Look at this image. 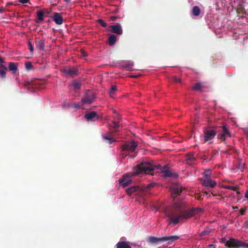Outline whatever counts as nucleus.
<instances>
[{
    "instance_id": "de8ad7c7",
    "label": "nucleus",
    "mask_w": 248,
    "mask_h": 248,
    "mask_svg": "<svg viewBox=\"0 0 248 248\" xmlns=\"http://www.w3.org/2000/svg\"><path fill=\"white\" fill-rule=\"evenodd\" d=\"M239 169H242L243 168V164H239V167H238Z\"/></svg>"
},
{
    "instance_id": "49530a36",
    "label": "nucleus",
    "mask_w": 248,
    "mask_h": 248,
    "mask_svg": "<svg viewBox=\"0 0 248 248\" xmlns=\"http://www.w3.org/2000/svg\"><path fill=\"white\" fill-rule=\"evenodd\" d=\"M139 76H140V75H131L130 77H131L132 78H137Z\"/></svg>"
},
{
    "instance_id": "f257e3e1",
    "label": "nucleus",
    "mask_w": 248,
    "mask_h": 248,
    "mask_svg": "<svg viewBox=\"0 0 248 248\" xmlns=\"http://www.w3.org/2000/svg\"><path fill=\"white\" fill-rule=\"evenodd\" d=\"M202 211L203 209L201 208H193L182 212L179 209L171 208L165 210V214L168 218L169 224L175 225L179 223L182 219L189 218L202 213Z\"/></svg>"
},
{
    "instance_id": "aec40b11",
    "label": "nucleus",
    "mask_w": 248,
    "mask_h": 248,
    "mask_svg": "<svg viewBox=\"0 0 248 248\" xmlns=\"http://www.w3.org/2000/svg\"><path fill=\"white\" fill-rule=\"evenodd\" d=\"M116 246L117 248H131L128 243L124 241L119 242Z\"/></svg>"
},
{
    "instance_id": "37998d69",
    "label": "nucleus",
    "mask_w": 248,
    "mask_h": 248,
    "mask_svg": "<svg viewBox=\"0 0 248 248\" xmlns=\"http://www.w3.org/2000/svg\"><path fill=\"white\" fill-rule=\"evenodd\" d=\"M5 62L4 59L0 56V65H3V63Z\"/></svg>"
},
{
    "instance_id": "f8f14e48",
    "label": "nucleus",
    "mask_w": 248,
    "mask_h": 248,
    "mask_svg": "<svg viewBox=\"0 0 248 248\" xmlns=\"http://www.w3.org/2000/svg\"><path fill=\"white\" fill-rule=\"evenodd\" d=\"M85 118L87 121H94L98 119V116L96 112L91 111L85 114Z\"/></svg>"
},
{
    "instance_id": "4d7b16f0",
    "label": "nucleus",
    "mask_w": 248,
    "mask_h": 248,
    "mask_svg": "<svg viewBox=\"0 0 248 248\" xmlns=\"http://www.w3.org/2000/svg\"><path fill=\"white\" fill-rule=\"evenodd\" d=\"M113 113H117L116 111V110H113Z\"/></svg>"
},
{
    "instance_id": "a878e982",
    "label": "nucleus",
    "mask_w": 248,
    "mask_h": 248,
    "mask_svg": "<svg viewBox=\"0 0 248 248\" xmlns=\"http://www.w3.org/2000/svg\"><path fill=\"white\" fill-rule=\"evenodd\" d=\"M117 91V86L116 85H112L109 90L110 96L111 98L114 97L115 92Z\"/></svg>"
},
{
    "instance_id": "c03bdc74",
    "label": "nucleus",
    "mask_w": 248,
    "mask_h": 248,
    "mask_svg": "<svg viewBox=\"0 0 248 248\" xmlns=\"http://www.w3.org/2000/svg\"><path fill=\"white\" fill-rule=\"evenodd\" d=\"M244 132L248 137V128H245L244 129Z\"/></svg>"
},
{
    "instance_id": "6e6d98bb",
    "label": "nucleus",
    "mask_w": 248,
    "mask_h": 248,
    "mask_svg": "<svg viewBox=\"0 0 248 248\" xmlns=\"http://www.w3.org/2000/svg\"><path fill=\"white\" fill-rule=\"evenodd\" d=\"M232 208H233V209H237V208H238V207H232Z\"/></svg>"
},
{
    "instance_id": "09e8293b",
    "label": "nucleus",
    "mask_w": 248,
    "mask_h": 248,
    "mask_svg": "<svg viewBox=\"0 0 248 248\" xmlns=\"http://www.w3.org/2000/svg\"><path fill=\"white\" fill-rule=\"evenodd\" d=\"M245 197L248 200V190L246 192Z\"/></svg>"
},
{
    "instance_id": "20e7f679",
    "label": "nucleus",
    "mask_w": 248,
    "mask_h": 248,
    "mask_svg": "<svg viewBox=\"0 0 248 248\" xmlns=\"http://www.w3.org/2000/svg\"><path fill=\"white\" fill-rule=\"evenodd\" d=\"M219 127H214L205 129L203 135L201 137L203 139L204 142H210L219 131Z\"/></svg>"
},
{
    "instance_id": "473e14b6",
    "label": "nucleus",
    "mask_w": 248,
    "mask_h": 248,
    "mask_svg": "<svg viewBox=\"0 0 248 248\" xmlns=\"http://www.w3.org/2000/svg\"><path fill=\"white\" fill-rule=\"evenodd\" d=\"M211 174V171L210 170H208L204 172V178L209 177Z\"/></svg>"
},
{
    "instance_id": "c756f323",
    "label": "nucleus",
    "mask_w": 248,
    "mask_h": 248,
    "mask_svg": "<svg viewBox=\"0 0 248 248\" xmlns=\"http://www.w3.org/2000/svg\"><path fill=\"white\" fill-rule=\"evenodd\" d=\"M37 17L40 21L44 20V13L42 11H39L37 12Z\"/></svg>"
},
{
    "instance_id": "a18cd8bd",
    "label": "nucleus",
    "mask_w": 248,
    "mask_h": 248,
    "mask_svg": "<svg viewBox=\"0 0 248 248\" xmlns=\"http://www.w3.org/2000/svg\"><path fill=\"white\" fill-rule=\"evenodd\" d=\"M117 18H118V17H117V16H111V17H110V19H111V20H112V21H114V20H115Z\"/></svg>"
},
{
    "instance_id": "79ce46f5",
    "label": "nucleus",
    "mask_w": 248,
    "mask_h": 248,
    "mask_svg": "<svg viewBox=\"0 0 248 248\" xmlns=\"http://www.w3.org/2000/svg\"><path fill=\"white\" fill-rule=\"evenodd\" d=\"M29 0H19V1L23 4L27 3Z\"/></svg>"
},
{
    "instance_id": "bb28decb",
    "label": "nucleus",
    "mask_w": 248,
    "mask_h": 248,
    "mask_svg": "<svg viewBox=\"0 0 248 248\" xmlns=\"http://www.w3.org/2000/svg\"><path fill=\"white\" fill-rule=\"evenodd\" d=\"M111 128H114L115 130H113L112 132H117L118 131L117 130V128L119 127V123H117L115 121H113L112 124L110 125Z\"/></svg>"
},
{
    "instance_id": "4468645a",
    "label": "nucleus",
    "mask_w": 248,
    "mask_h": 248,
    "mask_svg": "<svg viewBox=\"0 0 248 248\" xmlns=\"http://www.w3.org/2000/svg\"><path fill=\"white\" fill-rule=\"evenodd\" d=\"M64 72L67 76L74 77L78 75V71L75 68H66L64 69Z\"/></svg>"
},
{
    "instance_id": "1a4fd4ad",
    "label": "nucleus",
    "mask_w": 248,
    "mask_h": 248,
    "mask_svg": "<svg viewBox=\"0 0 248 248\" xmlns=\"http://www.w3.org/2000/svg\"><path fill=\"white\" fill-rule=\"evenodd\" d=\"M219 131L221 129V133L218 135V138L222 141H224L228 137H231V134L228 128L226 125H223L221 127H219Z\"/></svg>"
},
{
    "instance_id": "dca6fc26",
    "label": "nucleus",
    "mask_w": 248,
    "mask_h": 248,
    "mask_svg": "<svg viewBox=\"0 0 248 248\" xmlns=\"http://www.w3.org/2000/svg\"><path fill=\"white\" fill-rule=\"evenodd\" d=\"M133 62L131 61H127L122 65V67L127 70H133Z\"/></svg>"
},
{
    "instance_id": "423d86ee",
    "label": "nucleus",
    "mask_w": 248,
    "mask_h": 248,
    "mask_svg": "<svg viewBox=\"0 0 248 248\" xmlns=\"http://www.w3.org/2000/svg\"><path fill=\"white\" fill-rule=\"evenodd\" d=\"M179 238V236L176 235L169 236H164L160 238H157L155 237L151 236L149 238V242L151 243H156L158 242L161 241H169V242H173Z\"/></svg>"
},
{
    "instance_id": "a211bd4d",
    "label": "nucleus",
    "mask_w": 248,
    "mask_h": 248,
    "mask_svg": "<svg viewBox=\"0 0 248 248\" xmlns=\"http://www.w3.org/2000/svg\"><path fill=\"white\" fill-rule=\"evenodd\" d=\"M7 70V67L5 65H0V77L3 78H5L6 72Z\"/></svg>"
},
{
    "instance_id": "7ed1b4c3",
    "label": "nucleus",
    "mask_w": 248,
    "mask_h": 248,
    "mask_svg": "<svg viewBox=\"0 0 248 248\" xmlns=\"http://www.w3.org/2000/svg\"><path fill=\"white\" fill-rule=\"evenodd\" d=\"M154 186L153 184H149L146 186H134L127 189L126 193L129 196L132 194L135 195H139L140 198L143 199L145 194L147 193L149 189Z\"/></svg>"
},
{
    "instance_id": "39448f33",
    "label": "nucleus",
    "mask_w": 248,
    "mask_h": 248,
    "mask_svg": "<svg viewBox=\"0 0 248 248\" xmlns=\"http://www.w3.org/2000/svg\"><path fill=\"white\" fill-rule=\"evenodd\" d=\"M96 98V94L94 92L92 91H87L84 96L82 98L81 102L82 105L84 104H90L92 103Z\"/></svg>"
},
{
    "instance_id": "c9c22d12",
    "label": "nucleus",
    "mask_w": 248,
    "mask_h": 248,
    "mask_svg": "<svg viewBox=\"0 0 248 248\" xmlns=\"http://www.w3.org/2000/svg\"><path fill=\"white\" fill-rule=\"evenodd\" d=\"M210 232V231L207 230H204L200 233V236H204L207 235Z\"/></svg>"
},
{
    "instance_id": "ea45409f",
    "label": "nucleus",
    "mask_w": 248,
    "mask_h": 248,
    "mask_svg": "<svg viewBox=\"0 0 248 248\" xmlns=\"http://www.w3.org/2000/svg\"><path fill=\"white\" fill-rule=\"evenodd\" d=\"M73 107L75 108H80V105H79V103H75L73 104Z\"/></svg>"
},
{
    "instance_id": "13d9d810",
    "label": "nucleus",
    "mask_w": 248,
    "mask_h": 248,
    "mask_svg": "<svg viewBox=\"0 0 248 248\" xmlns=\"http://www.w3.org/2000/svg\"><path fill=\"white\" fill-rule=\"evenodd\" d=\"M204 193L206 194V195H207L208 194V192H205Z\"/></svg>"
},
{
    "instance_id": "6e6552de",
    "label": "nucleus",
    "mask_w": 248,
    "mask_h": 248,
    "mask_svg": "<svg viewBox=\"0 0 248 248\" xmlns=\"http://www.w3.org/2000/svg\"><path fill=\"white\" fill-rule=\"evenodd\" d=\"M245 243L234 238H231L229 241H227L225 244V246L229 248H238L243 247Z\"/></svg>"
},
{
    "instance_id": "7c9ffc66",
    "label": "nucleus",
    "mask_w": 248,
    "mask_h": 248,
    "mask_svg": "<svg viewBox=\"0 0 248 248\" xmlns=\"http://www.w3.org/2000/svg\"><path fill=\"white\" fill-rule=\"evenodd\" d=\"M25 68L27 71L32 69V65L31 62H27L25 63Z\"/></svg>"
},
{
    "instance_id": "cd10ccee",
    "label": "nucleus",
    "mask_w": 248,
    "mask_h": 248,
    "mask_svg": "<svg viewBox=\"0 0 248 248\" xmlns=\"http://www.w3.org/2000/svg\"><path fill=\"white\" fill-rule=\"evenodd\" d=\"M237 12L238 13L244 14L245 13V10L244 6L239 4L237 6Z\"/></svg>"
},
{
    "instance_id": "6ab92c4d",
    "label": "nucleus",
    "mask_w": 248,
    "mask_h": 248,
    "mask_svg": "<svg viewBox=\"0 0 248 248\" xmlns=\"http://www.w3.org/2000/svg\"><path fill=\"white\" fill-rule=\"evenodd\" d=\"M186 160L187 163H192L196 159V158L194 156V154L192 153H189L186 155Z\"/></svg>"
},
{
    "instance_id": "b1692460",
    "label": "nucleus",
    "mask_w": 248,
    "mask_h": 248,
    "mask_svg": "<svg viewBox=\"0 0 248 248\" xmlns=\"http://www.w3.org/2000/svg\"><path fill=\"white\" fill-rule=\"evenodd\" d=\"M36 46L40 49L43 50L45 47V41L43 39L38 40L36 44Z\"/></svg>"
},
{
    "instance_id": "ddd939ff",
    "label": "nucleus",
    "mask_w": 248,
    "mask_h": 248,
    "mask_svg": "<svg viewBox=\"0 0 248 248\" xmlns=\"http://www.w3.org/2000/svg\"><path fill=\"white\" fill-rule=\"evenodd\" d=\"M202 184L206 186H210L211 187H213L217 185V183L209 177L204 178Z\"/></svg>"
},
{
    "instance_id": "5701e85b",
    "label": "nucleus",
    "mask_w": 248,
    "mask_h": 248,
    "mask_svg": "<svg viewBox=\"0 0 248 248\" xmlns=\"http://www.w3.org/2000/svg\"><path fill=\"white\" fill-rule=\"evenodd\" d=\"M116 42V36L114 34H111L108 38V43L109 45H114Z\"/></svg>"
},
{
    "instance_id": "8fccbe9b",
    "label": "nucleus",
    "mask_w": 248,
    "mask_h": 248,
    "mask_svg": "<svg viewBox=\"0 0 248 248\" xmlns=\"http://www.w3.org/2000/svg\"><path fill=\"white\" fill-rule=\"evenodd\" d=\"M24 85H25V86L31 85V84L30 83H29V82L25 83Z\"/></svg>"
},
{
    "instance_id": "f3484780",
    "label": "nucleus",
    "mask_w": 248,
    "mask_h": 248,
    "mask_svg": "<svg viewBox=\"0 0 248 248\" xmlns=\"http://www.w3.org/2000/svg\"><path fill=\"white\" fill-rule=\"evenodd\" d=\"M9 70L12 71L13 74H15L17 70V63L10 62L9 63Z\"/></svg>"
},
{
    "instance_id": "393cba45",
    "label": "nucleus",
    "mask_w": 248,
    "mask_h": 248,
    "mask_svg": "<svg viewBox=\"0 0 248 248\" xmlns=\"http://www.w3.org/2000/svg\"><path fill=\"white\" fill-rule=\"evenodd\" d=\"M203 87L202 83L201 82L197 83L192 87V90L195 91H200L202 88Z\"/></svg>"
},
{
    "instance_id": "72a5a7b5",
    "label": "nucleus",
    "mask_w": 248,
    "mask_h": 248,
    "mask_svg": "<svg viewBox=\"0 0 248 248\" xmlns=\"http://www.w3.org/2000/svg\"><path fill=\"white\" fill-rule=\"evenodd\" d=\"M97 22L104 27H106L107 26V23H106L102 19H98L97 20Z\"/></svg>"
},
{
    "instance_id": "2eb2a0df",
    "label": "nucleus",
    "mask_w": 248,
    "mask_h": 248,
    "mask_svg": "<svg viewBox=\"0 0 248 248\" xmlns=\"http://www.w3.org/2000/svg\"><path fill=\"white\" fill-rule=\"evenodd\" d=\"M53 20L57 25H61L63 22V19L60 13H55L53 16Z\"/></svg>"
},
{
    "instance_id": "4c0bfd02",
    "label": "nucleus",
    "mask_w": 248,
    "mask_h": 248,
    "mask_svg": "<svg viewBox=\"0 0 248 248\" xmlns=\"http://www.w3.org/2000/svg\"><path fill=\"white\" fill-rule=\"evenodd\" d=\"M225 187L226 188H227V189H231V190H232L233 191H236L237 190V187H235V186H226Z\"/></svg>"
},
{
    "instance_id": "9b49d317",
    "label": "nucleus",
    "mask_w": 248,
    "mask_h": 248,
    "mask_svg": "<svg viewBox=\"0 0 248 248\" xmlns=\"http://www.w3.org/2000/svg\"><path fill=\"white\" fill-rule=\"evenodd\" d=\"M112 32L121 35L123 33V30L120 24L117 23L114 25H111L109 27Z\"/></svg>"
},
{
    "instance_id": "603ef678",
    "label": "nucleus",
    "mask_w": 248,
    "mask_h": 248,
    "mask_svg": "<svg viewBox=\"0 0 248 248\" xmlns=\"http://www.w3.org/2000/svg\"><path fill=\"white\" fill-rule=\"evenodd\" d=\"M243 247H246L248 248V244H246V243H245V245H244V246Z\"/></svg>"
},
{
    "instance_id": "9d476101",
    "label": "nucleus",
    "mask_w": 248,
    "mask_h": 248,
    "mask_svg": "<svg viewBox=\"0 0 248 248\" xmlns=\"http://www.w3.org/2000/svg\"><path fill=\"white\" fill-rule=\"evenodd\" d=\"M184 188L180 185H174L171 187V193L172 196L173 198L176 197L178 195H180Z\"/></svg>"
},
{
    "instance_id": "e433bc0d",
    "label": "nucleus",
    "mask_w": 248,
    "mask_h": 248,
    "mask_svg": "<svg viewBox=\"0 0 248 248\" xmlns=\"http://www.w3.org/2000/svg\"><path fill=\"white\" fill-rule=\"evenodd\" d=\"M28 46L29 49L30 50V51L32 53L33 51V46L32 45L30 41L28 42Z\"/></svg>"
},
{
    "instance_id": "3c124183",
    "label": "nucleus",
    "mask_w": 248,
    "mask_h": 248,
    "mask_svg": "<svg viewBox=\"0 0 248 248\" xmlns=\"http://www.w3.org/2000/svg\"><path fill=\"white\" fill-rule=\"evenodd\" d=\"M64 0V1H65V2H66V3H70V2H71V0Z\"/></svg>"
},
{
    "instance_id": "4be33fe9",
    "label": "nucleus",
    "mask_w": 248,
    "mask_h": 248,
    "mask_svg": "<svg viewBox=\"0 0 248 248\" xmlns=\"http://www.w3.org/2000/svg\"><path fill=\"white\" fill-rule=\"evenodd\" d=\"M102 137L108 144H111L115 141L111 136L104 135L102 136Z\"/></svg>"
},
{
    "instance_id": "58836bf2",
    "label": "nucleus",
    "mask_w": 248,
    "mask_h": 248,
    "mask_svg": "<svg viewBox=\"0 0 248 248\" xmlns=\"http://www.w3.org/2000/svg\"><path fill=\"white\" fill-rule=\"evenodd\" d=\"M80 52H81V57H85L87 56V52L85 51H84V50L81 49L80 50Z\"/></svg>"
},
{
    "instance_id": "2f4dec72",
    "label": "nucleus",
    "mask_w": 248,
    "mask_h": 248,
    "mask_svg": "<svg viewBox=\"0 0 248 248\" xmlns=\"http://www.w3.org/2000/svg\"><path fill=\"white\" fill-rule=\"evenodd\" d=\"M81 84L79 82L76 81L73 83L74 88L76 90H78L80 88Z\"/></svg>"
},
{
    "instance_id": "a19ab883",
    "label": "nucleus",
    "mask_w": 248,
    "mask_h": 248,
    "mask_svg": "<svg viewBox=\"0 0 248 248\" xmlns=\"http://www.w3.org/2000/svg\"><path fill=\"white\" fill-rule=\"evenodd\" d=\"M246 208H242L240 210V214L242 215H244L246 212Z\"/></svg>"
},
{
    "instance_id": "f704fd0d",
    "label": "nucleus",
    "mask_w": 248,
    "mask_h": 248,
    "mask_svg": "<svg viewBox=\"0 0 248 248\" xmlns=\"http://www.w3.org/2000/svg\"><path fill=\"white\" fill-rule=\"evenodd\" d=\"M172 79L175 82H176V83H181V78H177L176 76L172 77Z\"/></svg>"
},
{
    "instance_id": "c85d7f7f",
    "label": "nucleus",
    "mask_w": 248,
    "mask_h": 248,
    "mask_svg": "<svg viewBox=\"0 0 248 248\" xmlns=\"http://www.w3.org/2000/svg\"><path fill=\"white\" fill-rule=\"evenodd\" d=\"M163 176L164 177H173V174L170 170H167L164 171H162Z\"/></svg>"
},
{
    "instance_id": "864d4df0",
    "label": "nucleus",
    "mask_w": 248,
    "mask_h": 248,
    "mask_svg": "<svg viewBox=\"0 0 248 248\" xmlns=\"http://www.w3.org/2000/svg\"><path fill=\"white\" fill-rule=\"evenodd\" d=\"M213 246H214V245H212V244H210V245H209L208 246V247H213Z\"/></svg>"
},
{
    "instance_id": "0eeeda50",
    "label": "nucleus",
    "mask_w": 248,
    "mask_h": 248,
    "mask_svg": "<svg viewBox=\"0 0 248 248\" xmlns=\"http://www.w3.org/2000/svg\"><path fill=\"white\" fill-rule=\"evenodd\" d=\"M138 143L135 140H132L131 142H126L122 146V151H129L133 152L137 148Z\"/></svg>"
},
{
    "instance_id": "412c9836",
    "label": "nucleus",
    "mask_w": 248,
    "mask_h": 248,
    "mask_svg": "<svg viewBox=\"0 0 248 248\" xmlns=\"http://www.w3.org/2000/svg\"><path fill=\"white\" fill-rule=\"evenodd\" d=\"M192 13L193 16H198L201 14L200 8L197 6H194L192 9Z\"/></svg>"
},
{
    "instance_id": "5fc2aeb1",
    "label": "nucleus",
    "mask_w": 248,
    "mask_h": 248,
    "mask_svg": "<svg viewBox=\"0 0 248 248\" xmlns=\"http://www.w3.org/2000/svg\"><path fill=\"white\" fill-rule=\"evenodd\" d=\"M117 119H120V116L119 115H118L117 117Z\"/></svg>"
},
{
    "instance_id": "f03ea898",
    "label": "nucleus",
    "mask_w": 248,
    "mask_h": 248,
    "mask_svg": "<svg viewBox=\"0 0 248 248\" xmlns=\"http://www.w3.org/2000/svg\"><path fill=\"white\" fill-rule=\"evenodd\" d=\"M155 166L148 162H143L135 167L131 173H128L124 175L122 178L119 180L120 185L125 187L129 185L131 182V176H135L141 173H149L155 169Z\"/></svg>"
}]
</instances>
